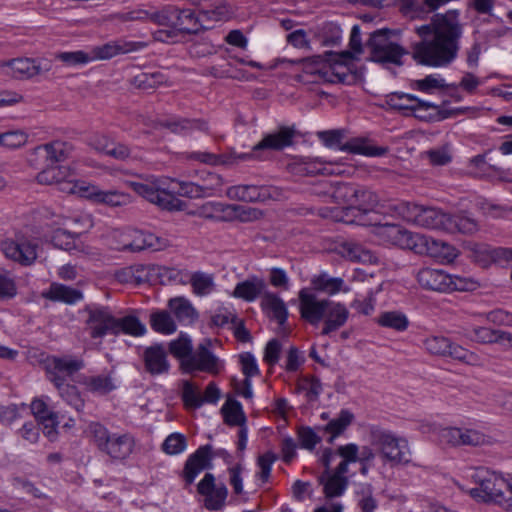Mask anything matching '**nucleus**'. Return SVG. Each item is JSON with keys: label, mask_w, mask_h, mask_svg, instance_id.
Returning <instances> with one entry per match:
<instances>
[{"label": "nucleus", "mask_w": 512, "mask_h": 512, "mask_svg": "<svg viewBox=\"0 0 512 512\" xmlns=\"http://www.w3.org/2000/svg\"><path fill=\"white\" fill-rule=\"evenodd\" d=\"M421 40L414 44L412 56L421 65L449 66L458 56L463 25L458 10L435 14L430 23L415 28Z\"/></svg>", "instance_id": "1"}, {"label": "nucleus", "mask_w": 512, "mask_h": 512, "mask_svg": "<svg viewBox=\"0 0 512 512\" xmlns=\"http://www.w3.org/2000/svg\"><path fill=\"white\" fill-rule=\"evenodd\" d=\"M377 234L385 241L402 249L412 250L420 255H428L443 263L454 262L460 254L459 250L448 242L413 233L395 224L379 225Z\"/></svg>", "instance_id": "2"}, {"label": "nucleus", "mask_w": 512, "mask_h": 512, "mask_svg": "<svg viewBox=\"0 0 512 512\" xmlns=\"http://www.w3.org/2000/svg\"><path fill=\"white\" fill-rule=\"evenodd\" d=\"M352 58V54L348 51L326 52L323 56L317 55L297 61L288 60V62L301 66L302 74L299 75V79L304 82L343 83L350 76V67L347 66V62Z\"/></svg>", "instance_id": "3"}, {"label": "nucleus", "mask_w": 512, "mask_h": 512, "mask_svg": "<svg viewBox=\"0 0 512 512\" xmlns=\"http://www.w3.org/2000/svg\"><path fill=\"white\" fill-rule=\"evenodd\" d=\"M371 445L378 449L382 467L405 466L411 462V449L406 438L392 431L373 427L370 430Z\"/></svg>", "instance_id": "4"}, {"label": "nucleus", "mask_w": 512, "mask_h": 512, "mask_svg": "<svg viewBox=\"0 0 512 512\" xmlns=\"http://www.w3.org/2000/svg\"><path fill=\"white\" fill-rule=\"evenodd\" d=\"M88 433L96 448L113 461H123L134 451L136 441L131 433H113L99 422L90 423Z\"/></svg>", "instance_id": "5"}, {"label": "nucleus", "mask_w": 512, "mask_h": 512, "mask_svg": "<svg viewBox=\"0 0 512 512\" xmlns=\"http://www.w3.org/2000/svg\"><path fill=\"white\" fill-rule=\"evenodd\" d=\"M396 210L403 219L420 227L446 232L449 214L440 209L416 203L401 202L396 206Z\"/></svg>", "instance_id": "6"}, {"label": "nucleus", "mask_w": 512, "mask_h": 512, "mask_svg": "<svg viewBox=\"0 0 512 512\" xmlns=\"http://www.w3.org/2000/svg\"><path fill=\"white\" fill-rule=\"evenodd\" d=\"M479 488H474L470 491L473 498H480L483 501H493L500 505L508 503L510 498L508 480L500 474L489 471L481 470L477 474Z\"/></svg>", "instance_id": "7"}, {"label": "nucleus", "mask_w": 512, "mask_h": 512, "mask_svg": "<svg viewBox=\"0 0 512 512\" xmlns=\"http://www.w3.org/2000/svg\"><path fill=\"white\" fill-rule=\"evenodd\" d=\"M425 349L433 355L451 357L454 360L471 366H481V357L464 347L455 344L444 336H430L424 341Z\"/></svg>", "instance_id": "8"}, {"label": "nucleus", "mask_w": 512, "mask_h": 512, "mask_svg": "<svg viewBox=\"0 0 512 512\" xmlns=\"http://www.w3.org/2000/svg\"><path fill=\"white\" fill-rule=\"evenodd\" d=\"M317 136L325 146H339V149L345 152L361 154L370 157L382 156L387 152V148L371 146L367 143L366 140L362 138H354L341 145V141L344 137L342 130L320 131L317 133Z\"/></svg>", "instance_id": "9"}, {"label": "nucleus", "mask_w": 512, "mask_h": 512, "mask_svg": "<svg viewBox=\"0 0 512 512\" xmlns=\"http://www.w3.org/2000/svg\"><path fill=\"white\" fill-rule=\"evenodd\" d=\"M467 257L482 267H488L491 263L512 262V248H492L485 243L468 241L463 244Z\"/></svg>", "instance_id": "10"}, {"label": "nucleus", "mask_w": 512, "mask_h": 512, "mask_svg": "<svg viewBox=\"0 0 512 512\" xmlns=\"http://www.w3.org/2000/svg\"><path fill=\"white\" fill-rule=\"evenodd\" d=\"M127 185L138 195L147 199L149 202L158 205L167 210H182L183 202L175 198L171 193L167 192L157 182L141 183L130 181Z\"/></svg>", "instance_id": "11"}, {"label": "nucleus", "mask_w": 512, "mask_h": 512, "mask_svg": "<svg viewBox=\"0 0 512 512\" xmlns=\"http://www.w3.org/2000/svg\"><path fill=\"white\" fill-rule=\"evenodd\" d=\"M371 50V59L375 62L393 63L401 65V58L405 50L398 44L389 41L384 31L374 32L368 43Z\"/></svg>", "instance_id": "12"}, {"label": "nucleus", "mask_w": 512, "mask_h": 512, "mask_svg": "<svg viewBox=\"0 0 512 512\" xmlns=\"http://www.w3.org/2000/svg\"><path fill=\"white\" fill-rule=\"evenodd\" d=\"M197 492L204 497L203 506L209 511L222 510L228 497L224 483H216L213 474L206 473L197 485Z\"/></svg>", "instance_id": "13"}, {"label": "nucleus", "mask_w": 512, "mask_h": 512, "mask_svg": "<svg viewBox=\"0 0 512 512\" xmlns=\"http://www.w3.org/2000/svg\"><path fill=\"white\" fill-rule=\"evenodd\" d=\"M42 364L48 380L52 383L65 381V376L76 373L84 366L80 359L56 356H47Z\"/></svg>", "instance_id": "14"}, {"label": "nucleus", "mask_w": 512, "mask_h": 512, "mask_svg": "<svg viewBox=\"0 0 512 512\" xmlns=\"http://www.w3.org/2000/svg\"><path fill=\"white\" fill-rule=\"evenodd\" d=\"M329 303L330 300H320L307 289H302L299 292L301 317L312 325H317L323 320Z\"/></svg>", "instance_id": "15"}, {"label": "nucleus", "mask_w": 512, "mask_h": 512, "mask_svg": "<svg viewBox=\"0 0 512 512\" xmlns=\"http://www.w3.org/2000/svg\"><path fill=\"white\" fill-rule=\"evenodd\" d=\"M5 256L21 265H31L37 258V244L28 239L6 240L2 243Z\"/></svg>", "instance_id": "16"}, {"label": "nucleus", "mask_w": 512, "mask_h": 512, "mask_svg": "<svg viewBox=\"0 0 512 512\" xmlns=\"http://www.w3.org/2000/svg\"><path fill=\"white\" fill-rule=\"evenodd\" d=\"M87 324L93 338H101L108 333L117 335V318L111 314L108 308L90 309Z\"/></svg>", "instance_id": "17"}, {"label": "nucleus", "mask_w": 512, "mask_h": 512, "mask_svg": "<svg viewBox=\"0 0 512 512\" xmlns=\"http://www.w3.org/2000/svg\"><path fill=\"white\" fill-rule=\"evenodd\" d=\"M56 173H62V169L60 167L46 168L37 175V180L41 184H55L63 193L77 194L86 198V194H88L86 190H88L91 185H85L84 182H78L74 180H61L59 177H56Z\"/></svg>", "instance_id": "18"}, {"label": "nucleus", "mask_w": 512, "mask_h": 512, "mask_svg": "<svg viewBox=\"0 0 512 512\" xmlns=\"http://www.w3.org/2000/svg\"><path fill=\"white\" fill-rule=\"evenodd\" d=\"M289 172L300 175L309 176L317 174H339L341 173L340 167L335 166L331 162H324L320 159H294L287 165Z\"/></svg>", "instance_id": "19"}, {"label": "nucleus", "mask_w": 512, "mask_h": 512, "mask_svg": "<svg viewBox=\"0 0 512 512\" xmlns=\"http://www.w3.org/2000/svg\"><path fill=\"white\" fill-rule=\"evenodd\" d=\"M7 67L13 77L26 79L48 72L51 69V64L48 61L18 58L8 62Z\"/></svg>", "instance_id": "20"}, {"label": "nucleus", "mask_w": 512, "mask_h": 512, "mask_svg": "<svg viewBox=\"0 0 512 512\" xmlns=\"http://www.w3.org/2000/svg\"><path fill=\"white\" fill-rule=\"evenodd\" d=\"M182 365L187 372L194 370L204 371L212 374L219 372L218 359L201 344L195 354L182 361Z\"/></svg>", "instance_id": "21"}, {"label": "nucleus", "mask_w": 512, "mask_h": 512, "mask_svg": "<svg viewBox=\"0 0 512 512\" xmlns=\"http://www.w3.org/2000/svg\"><path fill=\"white\" fill-rule=\"evenodd\" d=\"M416 280L425 290L447 293L450 274L441 269L424 267L417 272Z\"/></svg>", "instance_id": "22"}, {"label": "nucleus", "mask_w": 512, "mask_h": 512, "mask_svg": "<svg viewBox=\"0 0 512 512\" xmlns=\"http://www.w3.org/2000/svg\"><path fill=\"white\" fill-rule=\"evenodd\" d=\"M130 236L132 240L123 245V251L138 252L144 249L159 251L169 246V241L166 238L156 236L153 233L133 231Z\"/></svg>", "instance_id": "23"}, {"label": "nucleus", "mask_w": 512, "mask_h": 512, "mask_svg": "<svg viewBox=\"0 0 512 512\" xmlns=\"http://www.w3.org/2000/svg\"><path fill=\"white\" fill-rule=\"evenodd\" d=\"M86 198L97 204H105L110 207H124L132 203L133 198L130 194L118 190H101L97 186L91 185L86 190Z\"/></svg>", "instance_id": "24"}, {"label": "nucleus", "mask_w": 512, "mask_h": 512, "mask_svg": "<svg viewBox=\"0 0 512 512\" xmlns=\"http://www.w3.org/2000/svg\"><path fill=\"white\" fill-rule=\"evenodd\" d=\"M73 151V146L65 141L55 140L34 149L36 154H43L47 162V168L59 167V162L65 161Z\"/></svg>", "instance_id": "25"}, {"label": "nucleus", "mask_w": 512, "mask_h": 512, "mask_svg": "<svg viewBox=\"0 0 512 512\" xmlns=\"http://www.w3.org/2000/svg\"><path fill=\"white\" fill-rule=\"evenodd\" d=\"M145 45L141 42L115 41L101 46L94 47L90 57L93 60H107L118 54H125L137 51Z\"/></svg>", "instance_id": "26"}, {"label": "nucleus", "mask_w": 512, "mask_h": 512, "mask_svg": "<svg viewBox=\"0 0 512 512\" xmlns=\"http://www.w3.org/2000/svg\"><path fill=\"white\" fill-rule=\"evenodd\" d=\"M211 458V446L200 447L186 461L183 475L187 484L193 483L196 476L209 466Z\"/></svg>", "instance_id": "27"}, {"label": "nucleus", "mask_w": 512, "mask_h": 512, "mask_svg": "<svg viewBox=\"0 0 512 512\" xmlns=\"http://www.w3.org/2000/svg\"><path fill=\"white\" fill-rule=\"evenodd\" d=\"M267 290V284L262 278L252 276L239 282L235 286L232 295L246 302H253L258 297L262 298Z\"/></svg>", "instance_id": "28"}, {"label": "nucleus", "mask_w": 512, "mask_h": 512, "mask_svg": "<svg viewBox=\"0 0 512 512\" xmlns=\"http://www.w3.org/2000/svg\"><path fill=\"white\" fill-rule=\"evenodd\" d=\"M349 317V311L346 306L339 302L330 301L325 312L324 327L322 335H329L330 333L340 329L345 325Z\"/></svg>", "instance_id": "29"}, {"label": "nucleus", "mask_w": 512, "mask_h": 512, "mask_svg": "<svg viewBox=\"0 0 512 512\" xmlns=\"http://www.w3.org/2000/svg\"><path fill=\"white\" fill-rule=\"evenodd\" d=\"M173 27L182 33H197L201 28L208 29L209 26L204 23L201 13L196 16L195 13L189 9L179 10L176 8L174 14Z\"/></svg>", "instance_id": "30"}, {"label": "nucleus", "mask_w": 512, "mask_h": 512, "mask_svg": "<svg viewBox=\"0 0 512 512\" xmlns=\"http://www.w3.org/2000/svg\"><path fill=\"white\" fill-rule=\"evenodd\" d=\"M294 136L295 130L293 128L281 127L277 132L266 135L254 146V150H282L285 147L292 145Z\"/></svg>", "instance_id": "31"}, {"label": "nucleus", "mask_w": 512, "mask_h": 512, "mask_svg": "<svg viewBox=\"0 0 512 512\" xmlns=\"http://www.w3.org/2000/svg\"><path fill=\"white\" fill-rule=\"evenodd\" d=\"M144 363L146 370L153 374H163L168 372L169 363L164 348L161 345L148 347L144 351Z\"/></svg>", "instance_id": "32"}, {"label": "nucleus", "mask_w": 512, "mask_h": 512, "mask_svg": "<svg viewBox=\"0 0 512 512\" xmlns=\"http://www.w3.org/2000/svg\"><path fill=\"white\" fill-rule=\"evenodd\" d=\"M346 473H339L338 468L335 471H325L320 476L319 481L323 484L324 494L328 498L341 496L347 488L348 479Z\"/></svg>", "instance_id": "33"}, {"label": "nucleus", "mask_w": 512, "mask_h": 512, "mask_svg": "<svg viewBox=\"0 0 512 512\" xmlns=\"http://www.w3.org/2000/svg\"><path fill=\"white\" fill-rule=\"evenodd\" d=\"M261 307L279 325H283L286 322L288 318L286 304L276 293L267 290L261 299Z\"/></svg>", "instance_id": "34"}, {"label": "nucleus", "mask_w": 512, "mask_h": 512, "mask_svg": "<svg viewBox=\"0 0 512 512\" xmlns=\"http://www.w3.org/2000/svg\"><path fill=\"white\" fill-rule=\"evenodd\" d=\"M42 297L51 301H59L65 304H75L82 300L83 294L80 290L65 286L63 284L53 283L42 292Z\"/></svg>", "instance_id": "35"}, {"label": "nucleus", "mask_w": 512, "mask_h": 512, "mask_svg": "<svg viewBox=\"0 0 512 512\" xmlns=\"http://www.w3.org/2000/svg\"><path fill=\"white\" fill-rule=\"evenodd\" d=\"M211 180L215 183L210 185H199L193 182H180L179 194L189 198L211 197L215 191L222 185L221 178L218 175H211Z\"/></svg>", "instance_id": "36"}, {"label": "nucleus", "mask_w": 512, "mask_h": 512, "mask_svg": "<svg viewBox=\"0 0 512 512\" xmlns=\"http://www.w3.org/2000/svg\"><path fill=\"white\" fill-rule=\"evenodd\" d=\"M239 208L240 207L236 205L207 202L201 205L194 214L205 219L223 220L225 217H222L220 214L223 213L226 214L227 217H231L232 214L239 210Z\"/></svg>", "instance_id": "37"}, {"label": "nucleus", "mask_w": 512, "mask_h": 512, "mask_svg": "<svg viewBox=\"0 0 512 512\" xmlns=\"http://www.w3.org/2000/svg\"><path fill=\"white\" fill-rule=\"evenodd\" d=\"M168 307L180 322L193 323L198 314L191 302L185 297H175L168 301Z\"/></svg>", "instance_id": "38"}, {"label": "nucleus", "mask_w": 512, "mask_h": 512, "mask_svg": "<svg viewBox=\"0 0 512 512\" xmlns=\"http://www.w3.org/2000/svg\"><path fill=\"white\" fill-rule=\"evenodd\" d=\"M379 203L378 196L371 190L357 185V197L352 206L347 207L345 210L346 215L349 212L359 211L368 212L374 210Z\"/></svg>", "instance_id": "39"}, {"label": "nucleus", "mask_w": 512, "mask_h": 512, "mask_svg": "<svg viewBox=\"0 0 512 512\" xmlns=\"http://www.w3.org/2000/svg\"><path fill=\"white\" fill-rule=\"evenodd\" d=\"M412 102L411 113L418 119L424 121H431L434 119L445 118L447 115L440 116V107L431 102L420 100L415 97L410 100Z\"/></svg>", "instance_id": "40"}, {"label": "nucleus", "mask_w": 512, "mask_h": 512, "mask_svg": "<svg viewBox=\"0 0 512 512\" xmlns=\"http://www.w3.org/2000/svg\"><path fill=\"white\" fill-rule=\"evenodd\" d=\"M479 230L478 223L475 219L466 215H450L446 225V232L448 233H463L473 234Z\"/></svg>", "instance_id": "41"}, {"label": "nucleus", "mask_w": 512, "mask_h": 512, "mask_svg": "<svg viewBox=\"0 0 512 512\" xmlns=\"http://www.w3.org/2000/svg\"><path fill=\"white\" fill-rule=\"evenodd\" d=\"M311 285L317 291L325 292L329 295H334L339 291H347L343 289L344 281L339 277H330L327 273H321L311 279Z\"/></svg>", "instance_id": "42"}, {"label": "nucleus", "mask_w": 512, "mask_h": 512, "mask_svg": "<svg viewBox=\"0 0 512 512\" xmlns=\"http://www.w3.org/2000/svg\"><path fill=\"white\" fill-rule=\"evenodd\" d=\"M342 254L351 261L373 264L377 262V257L362 245L354 242H345L342 245Z\"/></svg>", "instance_id": "43"}, {"label": "nucleus", "mask_w": 512, "mask_h": 512, "mask_svg": "<svg viewBox=\"0 0 512 512\" xmlns=\"http://www.w3.org/2000/svg\"><path fill=\"white\" fill-rule=\"evenodd\" d=\"M68 217L62 218L63 221H57L56 223L69 230V233L74 237L79 236L93 226V219L89 214H75Z\"/></svg>", "instance_id": "44"}, {"label": "nucleus", "mask_w": 512, "mask_h": 512, "mask_svg": "<svg viewBox=\"0 0 512 512\" xmlns=\"http://www.w3.org/2000/svg\"><path fill=\"white\" fill-rule=\"evenodd\" d=\"M328 195L336 202L341 204L353 205L357 197V185L349 183H337L330 185Z\"/></svg>", "instance_id": "45"}, {"label": "nucleus", "mask_w": 512, "mask_h": 512, "mask_svg": "<svg viewBox=\"0 0 512 512\" xmlns=\"http://www.w3.org/2000/svg\"><path fill=\"white\" fill-rule=\"evenodd\" d=\"M181 397L184 405L189 409H197L204 404L199 386L188 380L182 382Z\"/></svg>", "instance_id": "46"}, {"label": "nucleus", "mask_w": 512, "mask_h": 512, "mask_svg": "<svg viewBox=\"0 0 512 512\" xmlns=\"http://www.w3.org/2000/svg\"><path fill=\"white\" fill-rule=\"evenodd\" d=\"M353 418L354 416L350 411L342 410L335 419H332L324 428L330 434L328 441L332 443L337 436L342 434L352 423Z\"/></svg>", "instance_id": "47"}, {"label": "nucleus", "mask_w": 512, "mask_h": 512, "mask_svg": "<svg viewBox=\"0 0 512 512\" xmlns=\"http://www.w3.org/2000/svg\"><path fill=\"white\" fill-rule=\"evenodd\" d=\"M472 340L480 344H504V330L488 327H475L472 330Z\"/></svg>", "instance_id": "48"}, {"label": "nucleus", "mask_w": 512, "mask_h": 512, "mask_svg": "<svg viewBox=\"0 0 512 512\" xmlns=\"http://www.w3.org/2000/svg\"><path fill=\"white\" fill-rule=\"evenodd\" d=\"M150 323L155 331L163 334H172L177 329L172 316L165 310L152 313Z\"/></svg>", "instance_id": "49"}, {"label": "nucleus", "mask_w": 512, "mask_h": 512, "mask_svg": "<svg viewBox=\"0 0 512 512\" xmlns=\"http://www.w3.org/2000/svg\"><path fill=\"white\" fill-rule=\"evenodd\" d=\"M222 413L224 420L228 425H238L241 427L244 426L246 418L243 413L241 404L238 401L232 399L227 400L222 407Z\"/></svg>", "instance_id": "50"}, {"label": "nucleus", "mask_w": 512, "mask_h": 512, "mask_svg": "<svg viewBox=\"0 0 512 512\" xmlns=\"http://www.w3.org/2000/svg\"><path fill=\"white\" fill-rule=\"evenodd\" d=\"M382 327L394 329L396 331H404L408 327L407 317L398 311H389L382 313L377 320Z\"/></svg>", "instance_id": "51"}, {"label": "nucleus", "mask_w": 512, "mask_h": 512, "mask_svg": "<svg viewBox=\"0 0 512 512\" xmlns=\"http://www.w3.org/2000/svg\"><path fill=\"white\" fill-rule=\"evenodd\" d=\"M193 292L198 296H206L210 294L214 288V277L211 274L196 272L190 279Z\"/></svg>", "instance_id": "52"}, {"label": "nucleus", "mask_w": 512, "mask_h": 512, "mask_svg": "<svg viewBox=\"0 0 512 512\" xmlns=\"http://www.w3.org/2000/svg\"><path fill=\"white\" fill-rule=\"evenodd\" d=\"M59 391V395L77 411L84 407V402L80 397L78 389L74 385L65 383V381L53 383Z\"/></svg>", "instance_id": "53"}, {"label": "nucleus", "mask_w": 512, "mask_h": 512, "mask_svg": "<svg viewBox=\"0 0 512 512\" xmlns=\"http://www.w3.org/2000/svg\"><path fill=\"white\" fill-rule=\"evenodd\" d=\"M118 327L117 334L120 332L129 334L131 336H142L146 332L145 325L136 316H125L123 318H117Z\"/></svg>", "instance_id": "54"}, {"label": "nucleus", "mask_w": 512, "mask_h": 512, "mask_svg": "<svg viewBox=\"0 0 512 512\" xmlns=\"http://www.w3.org/2000/svg\"><path fill=\"white\" fill-rule=\"evenodd\" d=\"M317 37L322 46H334L340 42L342 31L337 24L329 22L322 25Z\"/></svg>", "instance_id": "55"}, {"label": "nucleus", "mask_w": 512, "mask_h": 512, "mask_svg": "<svg viewBox=\"0 0 512 512\" xmlns=\"http://www.w3.org/2000/svg\"><path fill=\"white\" fill-rule=\"evenodd\" d=\"M337 454L342 458V461L338 464L339 473H347L350 463L358 462L359 447L354 443L339 446L337 448Z\"/></svg>", "instance_id": "56"}, {"label": "nucleus", "mask_w": 512, "mask_h": 512, "mask_svg": "<svg viewBox=\"0 0 512 512\" xmlns=\"http://www.w3.org/2000/svg\"><path fill=\"white\" fill-rule=\"evenodd\" d=\"M227 195L231 199H237L246 202L257 201L260 198L259 188L254 185H237L227 190Z\"/></svg>", "instance_id": "57"}, {"label": "nucleus", "mask_w": 512, "mask_h": 512, "mask_svg": "<svg viewBox=\"0 0 512 512\" xmlns=\"http://www.w3.org/2000/svg\"><path fill=\"white\" fill-rule=\"evenodd\" d=\"M87 387L91 392L105 395L113 391L116 384L110 375H98L88 379Z\"/></svg>", "instance_id": "58"}, {"label": "nucleus", "mask_w": 512, "mask_h": 512, "mask_svg": "<svg viewBox=\"0 0 512 512\" xmlns=\"http://www.w3.org/2000/svg\"><path fill=\"white\" fill-rule=\"evenodd\" d=\"M297 392L304 393L308 401H316L322 391V384L316 378H301L296 387Z\"/></svg>", "instance_id": "59"}, {"label": "nucleus", "mask_w": 512, "mask_h": 512, "mask_svg": "<svg viewBox=\"0 0 512 512\" xmlns=\"http://www.w3.org/2000/svg\"><path fill=\"white\" fill-rule=\"evenodd\" d=\"M166 82V77L161 72L140 73L134 77L133 83L140 89H154Z\"/></svg>", "instance_id": "60"}, {"label": "nucleus", "mask_w": 512, "mask_h": 512, "mask_svg": "<svg viewBox=\"0 0 512 512\" xmlns=\"http://www.w3.org/2000/svg\"><path fill=\"white\" fill-rule=\"evenodd\" d=\"M180 276V271L175 268L165 267L153 264L152 277L153 285L162 284L166 285L170 282L176 281Z\"/></svg>", "instance_id": "61"}, {"label": "nucleus", "mask_w": 512, "mask_h": 512, "mask_svg": "<svg viewBox=\"0 0 512 512\" xmlns=\"http://www.w3.org/2000/svg\"><path fill=\"white\" fill-rule=\"evenodd\" d=\"M187 447L186 437L181 433L170 434L162 444V450L168 455L182 453Z\"/></svg>", "instance_id": "62"}, {"label": "nucleus", "mask_w": 512, "mask_h": 512, "mask_svg": "<svg viewBox=\"0 0 512 512\" xmlns=\"http://www.w3.org/2000/svg\"><path fill=\"white\" fill-rule=\"evenodd\" d=\"M412 87L421 92L431 94L435 90L444 89L447 87L443 78L435 75H428L423 79L415 80Z\"/></svg>", "instance_id": "63"}, {"label": "nucleus", "mask_w": 512, "mask_h": 512, "mask_svg": "<svg viewBox=\"0 0 512 512\" xmlns=\"http://www.w3.org/2000/svg\"><path fill=\"white\" fill-rule=\"evenodd\" d=\"M175 7H165L161 10L148 11L147 21L165 27H173Z\"/></svg>", "instance_id": "64"}]
</instances>
